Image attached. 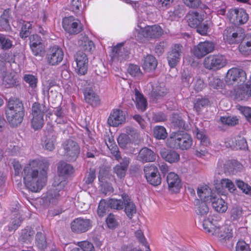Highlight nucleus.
Here are the masks:
<instances>
[{"label": "nucleus", "instance_id": "nucleus-1", "mask_svg": "<svg viewBox=\"0 0 251 251\" xmlns=\"http://www.w3.org/2000/svg\"><path fill=\"white\" fill-rule=\"evenodd\" d=\"M48 168V162L43 159H35L29 162L23 173L24 183L29 190L37 192L42 189L47 180Z\"/></svg>", "mask_w": 251, "mask_h": 251}, {"label": "nucleus", "instance_id": "nucleus-2", "mask_svg": "<svg viewBox=\"0 0 251 251\" xmlns=\"http://www.w3.org/2000/svg\"><path fill=\"white\" fill-rule=\"evenodd\" d=\"M74 172L73 167L65 162L59 163L58 166V176H57L53 183V190L48 192L47 199L50 203H55L60 196L63 194L61 190L66 184V178Z\"/></svg>", "mask_w": 251, "mask_h": 251}, {"label": "nucleus", "instance_id": "nucleus-3", "mask_svg": "<svg viewBox=\"0 0 251 251\" xmlns=\"http://www.w3.org/2000/svg\"><path fill=\"white\" fill-rule=\"evenodd\" d=\"M5 114L11 126H19L24 116V108L22 101L17 98H10L7 103Z\"/></svg>", "mask_w": 251, "mask_h": 251}, {"label": "nucleus", "instance_id": "nucleus-4", "mask_svg": "<svg viewBox=\"0 0 251 251\" xmlns=\"http://www.w3.org/2000/svg\"><path fill=\"white\" fill-rule=\"evenodd\" d=\"M202 227L205 232L220 240H226L232 237V230L229 226L223 225V223L218 220H211L210 218L207 220H204Z\"/></svg>", "mask_w": 251, "mask_h": 251}, {"label": "nucleus", "instance_id": "nucleus-5", "mask_svg": "<svg viewBox=\"0 0 251 251\" xmlns=\"http://www.w3.org/2000/svg\"><path fill=\"white\" fill-rule=\"evenodd\" d=\"M167 144L170 148L185 150L191 147L192 139L190 135L186 132H174L170 134L167 139Z\"/></svg>", "mask_w": 251, "mask_h": 251}, {"label": "nucleus", "instance_id": "nucleus-6", "mask_svg": "<svg viewBox=\"0 0 251 251\" xmlns=\"http://www.w3.org/2000/svg\"><path fill=\"white\" fill-rule=\"evenodd\" d=\"M139 14L138 15L137 27L134 30V36L137 40L141 42H143L145 39H152L156 37L157 34V25L144 26L142 20Z\"/></svg>", "mask_w": 251, "mask_h": 251}, {"label": "nucleus", "instance_id": "nucleus-7", "mask_svg": "<svg viewBox=\"0 0 251 251\" xmlns=\"http://www.w3.org/2000/svg\"><path fill=\"white\" fill-rule=\"evenodd\" d=\"M227 63L226 57L222 54L210 55L203 61L204 67L208 70L217 71L225 67Z\"/></svg>", "mask_w": 251, "mask_h": 251}, {"label": "nucleus", "instance_id": "nucleus-8", "mask_svg": "<svg viewBox=\"0 0 251 251\" xmlns=\"http://www.w3.org/2000/svg\"><path fill=\"white\" fill-rule=\"evenodd\" d=\"M46 110L45 105L38 102H34L32 106L31 126L35 130L41 128L44 124V112Z\"/></svg>", "mask_w": 251, "mask_h": 251}, {"label": "nucleus", "instance_id": "nucleus-9", "mask_svg": "<svg viewBox=\"0 0 251 251\" xmlns=\"http://www.w3.org/2000/svg\"><path fill=\"white\" fill-rule=\"evenodd\" d=\"M62 146L65 158L69 161H75L80 152V148L77 143L69 139L65 141Z\"/></svg>", "mask_w": 251, "mask_h": 251}, {"label": "nucleus", "instance_id": "nucleus-10", "mask_svg": "<svg viewBox=\"0 0 251 251\" xmlns=\"http://www.w3.org/2000/svg\"><path fill=\"white\" fill-rule=\"evenodd\" d=\"M64 52L58 46H53L48 49L46 56L47 63L50 66H57L63 60Z\"/></svg>", "mask_w": 251, "mask_h": 251}, {"label": "nucleus", "instance_id": "nucleus-11", "mask_svg": "<svg viewBox=\"0 0 251 251\" xmlns=\"http://www.w3.org/2000/svg\"><path fill=\"white\" fill-rule=\"evenodd\" d=\"M62 26L70 34H78L82 30L80 21L73 16L64 18L62 21Z\"/></svg>", "mask_w": 251, "mask_h": 251}, {"label": "nucleus", "instance_id": "nucleus-12", "mask_svg": "<svg viewBox=\"0 0 251 251\" xmlns=\"http://www.w3.org/2000/svg\"><path fill=\"white\" fill-rule=\"evenodd\" d=\"M246 80V74L241 69L232 68L228 70L226 76V81L229 84L234 82L238 83L244 82Z\"/></svg>", "mask_w": 251, "mask_h": 251}, {"label": "nucleus", "instance_id": "nucleus-13", "mask_svg": "<svg viewBox=\"0 0 251 251\" xmlns=\"http://www.w3.org/2000/svg\"><path fill=\"white\" fill-rule=\"evenodd\" d=\"M126 134L122 133L118 138L119 146L125 148L128 144L137 140L139 138V134L136 130L132 127H128L126 129Z\"/></svg>", "mask_w": 251, "mask_h": 251}, {"label": "nucleus", "instance_id": "nucleus-14", "mask_svg": "<svg viewBox=\"0 0 251 251\" xmlns=\"http://www.w3.org/2000/svg\"><path fill=\"white\" fill-rule=\"evenodd\" d=\"M76 66L75 71L79 75H84L87 72L88 59L87 55L81 51H78L75 55Z\"/></svg>", "mask_w": 251, "mask_h": 251}, {"label": "nucleus", "instance_id": "nucleus-15", "mask_svg": "<svg viewBox=\"0 0 251 251\" xmlns=\"http://www.w3.org/2000/svg\"><path fill=\"white\" fill-rule=\"evenodd\" d=\"M91 227L92 224L90 220L81 218L75 219L71 224L72 230L77 233L85 232Z\"/></svg>", "mask_w": 251, "mask_h": 251}, {"label": "nucleus", "instance_id": "nucleus-16", "mask_svg": "<svg viewBox=\"0 0 251 251\" xmlns=\"http://www.w3.org/2000/svg\"><path fill=\"white\" fill-rule=\"evenodd\" d=\"M182 50V46L179 44H176L168 52L167 61L171 68H175L179 62Z\"/></svg>", "mask_w": 251, "mask_h": 251}, {"label": "nucleus", "instance_id": "nucleus-17", "mask_svg": "<svg viewBox=\"0 0 251 251\" xmlns=\"http://www.w3.org/2000/svg\"><path fill=\"white\" fill-rule=\"evenodd\" d=\"M0 77L2 78V84L5 87L10 88L18 82L16 74L14 72H6L3 66H0Z\"/></svg>", "mask_w": 251, "mask_h": 251}, {"label": "nucleus", "instance_id": "nucleus-18", "mask_svg": "<svg viewBox=\"0 0 251 251\" xmlns=\"http://www.w3.org/2000/svg\"><path fill=\"white\" fill-rule=\"evenodd\" d=\"M214 44L212 42L205 41L200 42L193 49L194 54L198 58H202L204 56L213 51Z\"/></svg>", "mask_w": 251, "mask_h": 251}, {"label": "nucleus", "instance_id": "nucleus-19", "mask_svg": "<svg viewBox=\"0 0 251 251\" xmlns=\"http://www.w3.org/2000/svg\"><path fill=\"white\" fill-rule=\"evenodd\" d=\"M124 43L122 42L113 48L110 55L113 61H122L126 59L129 52L124 47Z\"/></svg>", "mask_w": 251, "mask_h": 251}, {"label": "nucleus", "instance_id": "nucleus-20", "mask_svg": "<svg viewBox=\"0 0 251 251\" xmlns=\"http://www.w3.org/2000/svg\"><path fill=\"white\" fill-rule=\"evenodd\" d=\"M223 38L225 43L232 45L239 43L243 36L241 34L235 31L233 28L229 27L225 30Z\"/></svg>", "mask_w": 251, "mask_h": 251}, {"label": "nucleus", "instance_id": "nucleus-21", "mask_svg": "<svg viewBox=\"0 0 251 251\" xmlns=\"http://www.w3.org/2000/svg\"><path fill=\"white\" fill-rule=\"evenodd\" d=\"M126 116L124 112L119 109L114 110L110 114L108 123L112 126H118L125 122Z\"/></svg>", "mask_w": 251, "mask_h": 251}, {"label": "nucleus", "instance_id": "nucleus-22", "mask_svg": "<svg viewBox=\"0 0 251 251\" xmlns=\"http://www.w3.org/2000/svg\"><path fill=\"white\" fill-rule=\"evenodd\" d=\"M218 167L225 173H234L239 169H241L242 166L237 162L230 161L219 160Z\"/></svg>", "mask_w": 251, "mask_h": 251}, {"label": "nucleus", "instance_id": "nucleus-23", "mask_svg": "<svg viewBox=\"0 0 251 251\" xmlns=\"http://www.w3.org/2000/svg\"><path fill=\"white\" fill-rule=\"evenodd\" d=\"M167 181L169 189L175 193L178 191L181 187L180 180L177 174L170 173L167 176Z\"/></svg>", "mask_w": 251, "mask_h": 251}, {"label": "nucleus", "instance_id": "nucleus-24", "mask_svg": "<svg viewBox=\"0 0 251 251\" xmlns=\"http://www.w3.org/2000/svg\"><path fill=\"white\" fill-rule=\"evenodd\" d=\"M144 172L148 182L153 186H157V168L155 165L151 164L145 166Z\"/></svg>", "mask_w": 251, "mask_h": 251}, {"label": "nucleus", "instance_id": "nucleus-25", "mask_svg": "<svg viewBox=\"0 0 251 251\" xmlns=\"http://www.w3.org/2000/svg\"><path fill=\"white\" fill-rule=\"evenodd\" d=\"M238 48L242 54L245 56L251 54V33L247 34L242 38Z\"/></svg>", "mask_w": 251, "mask_h": 251}, {"label": "nucleus", "instance_id": "nucleus-26", "mask_svg": "<svg viewBox=\"0 0 251 251\" xmlns=\"http://www.w3.org/2000/svg\"><path fill=\"white\" fill-rule=\"evenodd\" d=\"M129 164V159L125 157L122 158L120 164H118L114 167L113 172L118 178L122 179L125 176Z\"/></svg>", "mask_w": 251, "mask_h": 251}, {"label": "nucleus", "instance_id": "nucleus-27", "mask_svg": "<svg viewBox=\"0 0 251 251\" xmlns=\"http://www.w3.org/2000/svg\"><path fill=\"white\" fill-rule=\"evenodd\" d=\"M133 93L134 96L132 97V100L135 101L137 108L142 111H145L147 106L146 99L137 88H134Z\"/></svg>", "mask_w": 251, "mask_h": 251}, {"label": "nucleus", "instance_id": "nucleus-28", "mask_svg": "<svg viewBox=\"0 0 251 251\" xmlns=\"http://www.w3.org/2000/svg\"><path fill=\"white\" fill-rule=\"evenodd\" d=\"M155 159V154L147 148L142 149L137 156V160L143 162H152Z\"/></svg>", "mask_w": 251, "mask_h": 251}, {"label": "nucleus", "instance_id": "nucleus-29", "mask_svg": "<svg viewBox=\"0 0 251 251\" xmlns=\"http://www.w3.org/2000/svg\"><path fill=\"white\" fill-rule=\"evenodd\" d=\"M197 194L201 201H202L204 202H210L211 201V198L215 196L211 189L206 185L199 187Z\"/></svg>", "mask_w": 251, "mask_h": 251}, {"label": "nucleus", "instance_id": "nucleus-30", "mask_svg": "<svg viewBox=\"0 0 251 251\" xmlns=\"http://www.w3.org/2000/svg\"><path fill=\"white\" fill-rule=\"evenodd\" d=\"M212 206L214 210L220 213H224L227 209V205L225 201L219 196L211 198Z\"/></svg>", "mask_w": 251, "mask_h": 251}, {"label": "nucleus", "instance_id": "nucleus-31", "mask_svg": "<svg viewBox=\"0 0 251 251\" xmlns=\"http://www.w3.org/2000/svg\"><path fill=\"white\" fill-rule=\"evenodd\" d=\"M85 100L86 102L93 106L100 104V100L99 96L91 88H86L84 92Z\"/></svg>", "mask_w": 251, "mask_h": 251}, {"label": "nucleus", "instance_id": "nucleus-32", "mask_svg": "<svg viewBox=\"0 0 251 251\" xmlns=\"http://www.w3.org/2000/svg\"><path fill=\"white\" fill-rule=\"evenodd\" d=\"M203 14H199L197 12H190L187 15L186 18L190 26L196 27L203 20Z\"/></svg>", "mask_w": 251, "mask_h": 251}, {"label": "nucleus", "instance_id": "nucleus-33", "mask_svg": "<svg viewBox=\"0 0 251 251\" xmlns=\"http://www.w3.org/2000/svg\"><path fill=\"white\" fill-rule=\"evenodd\" d=\"M206 202L198 200L195 206L196 213L200 216V220L202 221V224H203V220H206L204 217L209 212V208ZM207 219H206V220Z\"/></svg>", "mask_w": 251, "mask_h": 251}, {"label": "nucleus", "instance_id": "nucleus-34", "mask_svg": "<svg viewBox=\"0 0 251 251\" xmlns=\"http://www.w3.org/2000/svg\"><path fill=\"white\" fill-rule=\"evenodd\" d=\"M157 66V62L154 56L151 55H147L143 59L142 67L147 72L154 70Z\"/></svg>", "mask_w": 251, "mask_h": 251}, {"label": "nucleus", "instance_id": "nucleus-35", "mask_svg": "<svg viewBox=\"0 0 251 251\" xmlns=\"http://www.w3.org/2000/svg\"><path fill=\"white\" fill-rule=\"evenodd\" d=\"M160 155L163 159L170 163L176 162L179 159V155L177 153L166 149H162L160 151Z\"/></svg>", "mask_w": 251, "mask_h": 251}, {"label": "nucleus", "instance_id": "nucleus-36", "mask_svg": "<svg viewBox=\"0 0 251 251\" xmlns=\"http://www.w3.org/2000/svg\"><path fill=\"white\" fill-rule=\"evenodd\" d=\"M122 198L124 201L125 211L127 217L131 219L136 214V209L135 205L128 196H125L123 197Z\"/></svg>", "mask_w": 251, "mask_h": 251}, {"label": "nucleus", "instance_id": "nucleus-37", "mask_svg": "<svg viewBox=\"0 0 251 251\" xmlns=\"http://www.w3.org/2000/svg\"><path fill=\"white\" fill-rule=\"evenodd\" d=\"M9 9H5L0 17V29L8 31L10 29L9 25Z\"/></svg>", "mask_w": 251, "mask_h": 251}, {"label": "nucleus", "instance_id": "nucleus-38", "mask_svg": "<svg viewBox=\"0 0 251 251\" xmlns=\"http://www.w3.org/2000/svg\"><path fill=\"white\" fill-rule=\"evenodd\" d=\"M78 44L85 51H91L95 46L93 42L86 36H82L78 41Z\"/></svg>", "mask_w": 251, "mask_h": 251}, {"label": "nucleus", "instance_id": "nucleus-39", "mask_svg": "<svg viewBox=\"0 0 251 251\" xmlns=\"http://www.w3.org/2000/svg\"><path fill=\"white\" fill-rule=\"evenodd\" d=\"M220 184L222 188L216 186V189L219 193H221L222 195H225L223 191V188H227L230 192H233L235 190V187L234 183L228 179H222L221 181Z\"/></svg>", "mask_w": 251, "mask_h": 251}, {"label": "nucleus", "instance_id": "nucleus-40", "mask_svg": "<svg viewBox=\"0 0 251 251\" xmlns=\"http://www.w3.org/2000/svg\"><path fill=\"white\" fill-rule=\"evenodd\" d=\"M239 98L241 100H247L251 96V82L243 86L239 90Z\"/></svg>", "mask_w": 251, "mask_h": 251}, {"label": "nucleus", "instance_id": "nucleus-41", "mask_svg": "<svg viewBox=\"0 0 251 251\" xmlns=\"http://www.w3.org/2000/svg\"><path fill=\"white\" fill-rule=\"evenodd\" d=\"M55 138L53 136H49L42 140V146L46 150L52 151L55 147Z\"/></svg>", "mask_w": 251, "mask_h": 251}, {"label": "nucleus", "instance_id": "nucleus-42", "mask_svg": "<svg viewBox=\"0 0 251 251\" xmlns=\"http://www.w3.org/2000/svg\"><path fill=\"white\" fill-rule=\"evenodd\" d=\"M23 79L26 83L28 84L30 88L33 90L36 88L38 78L36 76L30 74H25Z\"/></svg>", "mask_w": 251, "mask_h": 251}, {"label": "nucleus", "instance_id": "nucleus-43", "mask_svg": "<svg viewBox=\"0 0 251 251\" xmlns=\"http://www.w3.org/2000/svg\"><path fill=\"white\" fill-rule=\"evenodd\" d=\"M12 41L6 35L0 34V47L3 50H7L12 47Z\"/></svg>", "mask_w": 251, "mask_h": 251}, {"label": "nucleus", "instance_id": "nucleus-44", "mask_svg": "<svg viewBox=\"0 0 251 251\" xmlns=\"http://www.w3.org/2000/svg\"><path fill=\"white\" fill-rule=\"evenodd\" d=\"M242 216V210L240 207H233L230 211V219L232 221H238Z\"/></svg>", "mask_w": 251, "mask_h": 251}, {"label": "nucleus", "instance_id": "nucleus-45", "mask_svg": "<svg viewBox=\"0 0 251 251\" xmlns=\"http://www.w3.org/2000/svg\"><path fill=\"white\" fill-rule=\"evenodd\" d=\"M194 79L191 72L184 71L181 75V82L184 87H189Z\"/></svg>", "mask_w": 251, "mask_h": 251}, {"label": "nucleus", "instance_id": "nucleus-46", "mask_svg": "<svg viewBox=\"0 0 251 251\" xmlns=\"http://www.w3.org/2000/svg\"><path fill=\"white\" fill-rule=\"evenodd\" d=\"M35 243L38 248L41 250H44L47 247L45 237L42 233L38 232L37 233Z\"/></svg>", "mask_w": 251, "mask_h": 251}, {"label": "nucleus", "instance_id": "nucleus-47", "mask_svg": "<svg viewBox=\"0 0 251 251\" xmlns=\"http://www.w3.org/2000/svg\"><path fill=\"white\" fill-rule=\"evenodd\" d=\"M124 202L123 199V200L111 199L108 201V204L111 208L120 210L124 207Z\"/></svg>", "mask_w": 251, "mask_h": 251}, {"label": "nucleus", "instance_id": "nucleus-48", "mask_svg": "<svg viewBox=\"0 0 251 251\" xmlns=\"http://www.w3.org/2000/svg\"><path fill=\"white\" fill-rule=\"evenodd\" d=\"M237 142V141H236ZM228 146L230 148H234L236 149L245 150L247 148V144L246 140L244 138H239L237 142L236 143H233V141H232V144H228Z\"/></svg>", "mask_w": 251, "mask_h": 251}, {"label": "nucleus", "instance_id": "nucleus-49", "mask_svg": "<svg viewBox=\"0 0 251 251\" xmlns=\"http://www.w3.org/2000/svg\"><path fill=\"white\" fill-rule=\"evenodd\" d=\"M237 109L245 117L246 119L251 123V107L238 105Z\"/></svg>", "mask_w": 251, "mask_h": 251}, {"label": "nucleus", "instance_id": "nucleus-50", "mask_svg": "<svg viewBox=\"0 0 251 251\" xmlns=\"http://www.w3.org/2000/svg\"><path fill=\"white\" fill-rule=\"evenodd\" d=\"M220 120L225 125L234 126L238 123V119L235 116L222 117Z\"/></svg>", "mask_w": 251, "mask_h": 251}, {"label": "nucleus", "instance_id": "nucleus-51", "mask_svg": "<svg viewBox=\"0 0 251 251\" xmlns=\"http://www.w3.org/2000/svg\"><path fill=\"white\" fill-rule=\"evenodd\" d=\"M31 24L30 22H24L20 32V36L22 38H26L30 33Z\"/></svg>", "mask_w": 251, "mask_h": 251}, {"label": "nucleus", "instance_id": "nucleus-52", "mask_svg": "<svg viewBox=\"0 0 251 251\" xmlns=\"http://www.w3.org/2000/svg\"><path fill=\"white\" fill-rule=\"evenodd\" d=\"M205 146L201 145L199 148L194 150L193 153L197 157L203 158L209 155L208 151L204 148Z\"/></svg>", "mask_w": 251, "mask_h": 251}, {"label": "nucleus", "instance_id": "nucleus-53", "mask_svg": "<svg viewBox=\"0 0 251 251\" xmlns=\"http://www.w3.org/2000/svg\"><path fill=\"white\" fill-rule=\"evenodd\" d=\"M238 24H244L246 23L248 20V16L245 10L243 9H238Z\"/></svg>", "mask_w": 251, "mask_h": 251}, {"label": "nucleus", "instance_id": "nucleus-54", "mask_svg": "<svg viewBox=\"0 0 251 251\" xmlns=\"http://www.w3.org/2000/svg\"><path fill=\"white\" fill-rule=\"evenodd\" d=\"M77 245L83 251H95L93 245L87 241L77 242Z\"/></svg>", "mask_w": 251, "mask_h": 251}, {"label": "nucleus", "instance_id": "nucleus-55", "mask_svg": "<svg viewBox=\"0 0 251 251\" xmlns=\"http://www.w3.org/2000/svg\"><path fill=\"white\" fill-rule=\"evenodd\" d=\"M209 85L213 88L218 89L222 88L223 82L219 78L212 76L209 78Z\"/></svg>", "mask_w": 251, "mask_h": 251}, {"label": "nucleus", "instance_id": "nucleus-56", "mask_svg": "<svg viewBox=\"0 0 251 251\" xmlns=\"http://www.w3.org/2000/svg\"><path fill=\"white\" fill-rule=\"evenodd\" d=\"M128 72L133 76H140L142 75L139 67L136 65H130L128 68Z\"/></svg>", "mask_w": 251, "mask_h": 251}, {"label": "nucleus", "instance_id": "nucleus-57", "mask_svg": "<svg viewBox=\"0 0 251 251\" xmlns=\"http://www.w3.org/2000/svg\"><path fill=\"white\" fill-rule=\"evenodd\" d=\"M172 123L175 127L179 129H185L184 122L177 115H174L172 119Z\"/></svg>", "mask_w": 251, "mask_h": 251}, {"label": "nucleus", "instance_id": "nucleus-58", "mask_svg": "<svg viewBox=\"0 0 251 251\" xmlns=\"http://www.w3.org/2000/svg\"><path fill=\"white\" fill-rule=\"evenodd\" d=\"M197 138L200 141L201 145L207 146L209 144V139L203 131L199 130L197 132Z\"/></svg>", "mask_w": 251, "mask_h": 251}, {"label": "nucleus", "instance_id": "nucleus-59", "mask_svg": "<svg viewBox=\"0 0 251 251\" xmlns=\"http://www.w3.org/2000/svg\"><path fill=\"white\" fill-rule=\"evenodd\" d=\"M237 12L238 9H230L228 11L227 15L230 22L235 25L238 24Z\"/></svg>", "mask_w": 251, "mask_h": 251}, {"label": "nucleus", "instance_id": "nucleus-60", "mask_svg": "<svg viewBox=\"0 0 251 251\" xmlns=\"http://www.w3.org/2000/svg\"><path fill=\"white\" fill-rule=\"evenodd\" d=\"M70 9L75 13H78L81 8V0H70Z\"/></svg>", "mask_w": 251, "mask_h": 251}, {"label": "nucleus", "instance_id": "nucleus-61", "mask_svg": "<svg viewBox=\"0 0 251 251\" xmlns=\"http://www.w3.org/2000/svg\"><path fill=\"white\" fill-rule=\"evenodd\" d=\"M236 185L245 194H249L251 193V187L245 183L243 181L236 180Z\"/></svg>", "mask_w": 251, "mask_h": 251}, {"label": "nucleus", "instance_id": "nucleus-62", "mask_svg": "<svg viewBox=\"0 0 251 251\" xmlns=\"http://www.w3.org/2000/svg\"><path fill=\"white\" fill-rule=\"evenodd\" d=\"M209 103V100L207 99L202 98L198 99L194 103V108L197 112L199 111L201 107H203L207 105Z\"/></svg>", "mask_w": 251, "mask_h": 251}, {"label": "nucleus", "instance_id": "nucleus-63", "mask_svg": "<svg viewBox=\"0 0 251 251\" xmlns=\"http://www.w3.org/2000/svg\"><path fill=\"white\" fill-rule=\"evenodd\" d=\"M236 251H251L249 245L245 241H239L236 245Z\"/></svg>", "mask_w": 251, "mask_h": 251}, {"label": "nucleus", "instance_id": "nucleus-64", "mask_svg": "<svg viewBox=\"0 0 251 251\" xmlns=\"http://www.w3.org/2000/svg\"><path fill=\"white\" fill-rule=\"evenodd\" d=\"M106 224L110 228H115L117 225V221L113 214H109L106 220Z\"/></svg>", "mask_w": 251, "mask_h": 251}]
</instances>
